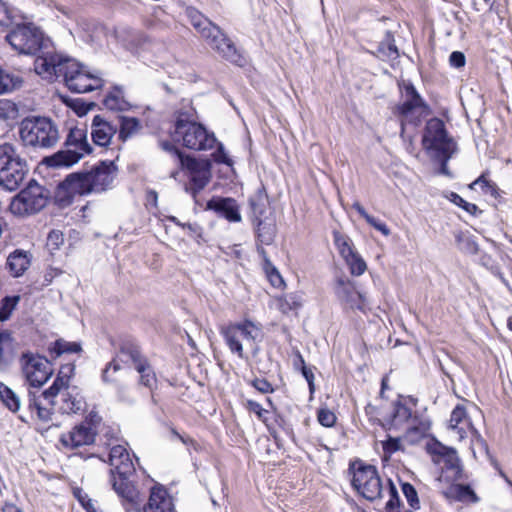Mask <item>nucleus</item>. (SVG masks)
Here are the masks:
<instances>
[{"label":"nucleus","instance_id":"32","mask_svg":"<svg viewBox=\"0 0 512 512\" xmlns=\"http://www.w3.org/2000/svg\"><path fill=\"white\" fill-rule=\"evenodd\" d=\"M74 197L75 194L72 190H70L69 186L65 185V180L63 179L56 186L53 196V203L58 208L64 209L73 203Z\"/></svg>","mask_w":512,"mask_h":512},{"label":"nucleus","instance_id":"20","mask_svg":"<svg viewBox=\"0 0 512 512\" xmlns=\"http://www.w3.org/2000/svg\"><path fill=\"white\" fill-rule=\"evenodd\" d=\"M219 35L214 32L209 37H203L209 46L230 62H238L239 55L233 42L219 28Z\"/></svg>","mask_w":512,"mask_h":512},{"label":"nucleus","instance_id":"58","mask_svg":"<svg viewBox=\"0 0 512 512\" xmlns=\"http://www.w3.org/2000/svg\"><path fill=\"white\" fill-rule=\"evenodd\" d=\"M466 409L462 405H457L451 412L450 415V427L455 429L457 426L466 418Z\"/></svg>","mask_w":512,"mask_h":512},{"label":"nucleus","instance_id":"60","mask_svg":"<svg viewBox=\"0 0 512 512\" xmlns=\"http://www.w3.org/2000/svg\"><path fill=\"white\" fill-rule=\"evenodd\" d=\"M251 385L259 392L263 394H269L274 392L272 384L265 378H255L252 380Z\"/></svg>","mask_w":512,"mask_h":512},{"label":"nucleus","instance_id":"22","mask_svg":"<svg viewBox=\"0 0 512 512\" xmlns=\"http://www.w3.org/2000/svg\"><path fill=\"white\" fill-rule=\"evenodd\" d=\"M16 355V341L9 330H0V370L7 369Z\"/></svg>","mask_w":512,"mask_h":512},{"label":"nucleus","instance_id":"17","mask_svg":"<svg viewBox=\"0 0 512 512\" xmlns=\"http://www.w3.org/2000/svg\"><path fill=\"white\" fill-rule=\"evenodd\" d=\"M412 419L411 407L407 406V403L401 399H397L393 402L392 413L384 420L376 419L378 425L384 430L399 429L404 424L408 423Z\"/></svg>","mask_w":512,"mask_h":512},{"label":"nucleus","instance_id":"53","mask_svg":"<svg viewBox=\"0 0 512 512\" xmlns=\"http://www.w3.org/2000/svg\"><path fill=\"white\" fill-rule=\"evenodd\" d=\"M474 185H480L482 190L485 193L490 194L491 196L497 197V195H498V190L499 189H498L497 185L494 182H492L490 180H487L483 174L481 176H479L471 184V187H473Z\"/></svg>","mask_w":512,"mask_h":512},{"label":"nucleus","instance_id":"3","mask_svg":"<svg viewBox=\"0 0 512 512\" xmlns=\"http://www.w3.org/2000/svg\"><path fill=\"white\" fill-rule=\"evenodd\" d=\"M400 99L394 108V114L407 125L419 126L430 115V107L410 81L399 82Z\"/></svg>","mask_w":512,"mask_h":512},{"label":"nucleus","instance_id":"34","mask_svg":"<svg viewBox=\"0 0 512 512\" xmlns=\"http://www.w3.org/2000/svg\"><path fill=\"white\" fill-rule=\"evenodd\" d=\"M115 33L117 39L128 49L135 48L140 44L142 39V35L130 27H120Z\"/></svg>","mask_w":512,"mask_h":512},{"label":"nucleus","instance_id":"18","mask_svg":"<svg viewBox=\"0 0 512 512\" xmlns=\"http://www.w3.org/2000/svg\"><path fill=\"white\" fill-rule=\"evenodd\" d=\"M174 116L175 128H205L191 100L183 99Z\"/></svg>","mask_w":512,"mask_h":512},{"label":"nucleus","instance_id":"12","mask_svg":"<svg viewBox=\"0 0 512 512\" xmlns=\"http://www.w3.org/2000/svg\"><path fill=\"white\" fill-rule=\"evenodd\" d=\"M117 172V166L112 160H100L87 169L92 193L100 194L111 189Z\"/></svg>","mask_w":512,"mask_h":512},{"label":"nucleus","instance_id":"21","mask_svg":"<svg viewBox=\"0 0 512 512\" xmlns=\"http://www.w3.org/2000/svg\"><path fill=\"white\" fill-rule=\"evenodd\" d=\"M118 357L122 362L131 361L134 367L147 361L138 342L132 337H126L120 341Z\"/></svg>","mask_w":512,"mask_h":512},{"label":"nucleus","instance_id":"55","mask_svg":"<svg viewBox=\"0 0 512 512\" xmlns=\"http://www.w3.org/2000/svg\"><path fill=\"white\" fill-rule=\"evenodd\" d=\"M121 369V365L116 359H113L109 363L106 364L105 368L102 371L101 379L105 384L114 383L115 379L111 375V370L113 373L118 372Z\"/></svg>","mask_w":512,"mask_h":512},{"label":"nucleus","instance_id":"39","mask_svg":"<svg viewBox=\"0 0 512 512\" xmlns=\"http://www.w3.org/2000/svg\"><path fill=\"white\" fill-rule=\"evenodd\" d=\"M452 491L454 497L458 501H469L472 503H476L479 501V498L476 495L475 491L468 484H456L455 486L452 487Z\"/></svg>","mask_w":512,"mask_h":512},{"label":"nucleus","instance_id":"40","mask_svg":"<svg viewBox=\"0 0 512 512\" xmlns=\"http://www.w3.org/2000/svg\"><path fill=\"white\" fill-rule=\"evenodd\" d=\"M135 369L140 374V384L152 388L153 384L156 382V376L148 360L141 364L139 363Z\"/></svg>","mask_w":512,"mask_h":512},{"label":"nucleus","instance_id":"62","mask_svg":"<svg viewBox=\"0 0 512 512\" xmlns=\"http://www.w3.org/2000/svg\"><path fill=\"white\" fill-rule=\"evenodd\" d=\"M217 144H218V147L214 153L215 162L220 163V164H226L228 166H232L233 161L229 157V155L226 153V151L224 150L223 145L221 143H217Z\"/></svg>","mask_w":512,"mask_h":512},{"label":"nucleus","instance_id":"49","mask_svg":"<svg viewBox=\"0 0 512 512\" xmlns=\"http://www.w3.org/2000/svg\"><path fill=\"white\" fill-rule=\"evenodd\" d=\"M263 269L273 287L280 288L284 285V280L281 274L271 261H266V266H264Z\"/></svg>","mask_w":512,"mask_h":512},{"label":"nucleus","instance_id":"54","mask_svg":"<svg viewBox=\"0 0 512 512\" xmlns=\"http://www.w3.org/2000/svg\"><path fill=\"white\" fill-rule=\"evenodd\" d=\"M64 242V235L60 230H52L47 236L46 246L50 251H55L60 248Z\"/></svg>","mask_w":512,"mask_h":512},{"label":"nucleus","instance_id":"19","mask_svg":"<svg viewBox=\"0 0 512 512\" xmlns=\"http://www.w3.org/2000/svg\"><path fill=\"white\" fill-rule=\"evenodd\" d=\"M143 512H176L172 500L168 497L163 486L151 488L148 502L143 506Z\"/></svg>","mask_w":512,"mask_h":512},{"label":"nucleus","instance_id":"8","mask_svg":"<svg viewBox=\"0 0 512 512\" xmlns=\"http://www.w3.org/2000/svg\"><path fill=\"white\" fill-rule=\"evenodd\" d=\"M352 487L366 500L375 501L382 497V483L377 468L358 459L349 464Z\"/></svg>","mask_w":512,"mask_h":512},{"label":"nucleus","instance_id":"46","mask_svg":"<svg viewBox=\"0 0 512 512\" xmlns=\"http://www.w3.org/2000/svg\"><path fill=\"white\" fill-rule=\"evenodd\" d=\"M389 486V500L385 505L386 512H400L401 500L398 490L391 479L388 480Z\"/></svg>","mask_w":512,"mask_h":512},{"label":"nucleus","instance_id":"7","mask_svg":"<svg viewBox=\"0 0 512 512\" xmlns=\"http://www.w3.org/2000/svg\"><path fill=\"white\" fill-rule=\"evenodd\" d=\"M29 172L25 159L21 158L13 145H0V186L15 191Z\"/></svg>","mask_w":512,"mask_h":512},{"label":"nucleus","instance_id":"31","mask_svg":"<svg viewBox=\"0 0 512 512\" xmlns=\"http://www.w3.org/2000/svg\"><path fill=\"white\" fill-rule=\"evenodd\" d=\"M103 104L110 110L118 111H125L130 106L120 87H114L104 98Z\"/></svg>","mask_w":512,"mask_h":512},{"label":"nucleus","instance_id":"30","mask_svg":"<svg viewBox=\"0 0 512 512\" xmlns=\"http://www.w3.org/2000/svg\"><path fill=\"white\" fill-rule=\"evenodd\" d=\"M52 407H46L42 404L41 396H37L36 392L31 390L28 391V409L35 411L37 417L42 422H48L51 420L53 414Z\"/></svg>","mask_w":512,"mask_h":512},{"label":"nucleus","instance_id":"10","mask_svg":"<svg viewBox=\"0 0 512 512\" xmlns=\"http://www.w3.org/2000/svg\"><path fill=\"white\" fill-rule=\"evenodd\" d=\"M20 362L25 378L32 387L40 388L53 374L51 362L39 354L24 352Z\"/></svg>","mask_w":512,"mask_h":512},{"label":"nucleus","instance_id":"48","mask_svg":"<svg viewBox=\"0 0 512 512\" xmlns=\"http://www.w3.org/2000/svg\"><path fill=\"white\" fill-rule=\"evenodd\" d=\"M334 242L338 247L340 254L346 259L351 256L355 251L349 242V238L340 234L339 232L334 233Z\"/></svg>","mask_w":512,"mask_h":512},{"label":"nucleus","instance_id":"51","mask_svg":"<svg viewBox=\"0 0 512 512\" xmlns=\"http://www.w3.org/2000/svg\"><path fill=\"white\" fill-rule=\"evenodd\" d=\"M273 428L277 426L287 437L292 440L295 439L292 425L279 413H274L273 423L270 424ZM276 431V429H274Z\"/></svg>","mask_w":512,"mask_h":512},{"label":"nucleus","instance_id":"26","mask_svg":"<svg viewBox=\"0 0 512 512\" xmlns=\"http://www.w3.org/2000/svg\"><path fill=\"white\" fill-rule=\"evenodd\" d=\"M6 264L13 277L22 276L30 266L28 252L16 249L8 256Z\"/></svg>","mask_w":512,"mask_h":512},{"label":"nucleus","instance_id":"37","mask_svg":"<svg viewBox=\"0 0 512 512\" xmlns=\"http://www.w3.org/2000/svg\"><path fill=\"white\" fill-rule=\"evenodd\" d=\"M37 142L34 148H50L59 140V130H36Z\"/></svg>","mask_w":512,"mask_h":512},{"label":"nucleus","instance_id":"25","mask_svg":"<svg viewBox=\"0 0 512 512\" xmlns=\"http://www.w3.org/2000/svg\"><path fill=\"white\" fill-rule=\"evenodd\" d=\"M252 221L264 219L268 208V195L265 187H259L248 198Z\"/></svg>","mask_w":512,"mask_h":512},{"label":"nucleus","instance_id":"38","mask_svg":"<svg viewBox=\"0 0 512 512\" xmlns=\"http://www.w3.org/2000/svg\"><path fill=\"white\" fill-rule=\"evenodd\" d=\"M246 408L257 415L258 419L264 422L268 428L269 433L271 436L277 441V431L274 430V428L269 425L268 418L266 415L268 414V411L264 409L260 403L254 401V400H247L246 402Z\"/></svg>","mask_w":512,"mask_h":512},{"label":"nucleus","instance_id":"52","mask_svg":"<svg viewBox=\"0 0 512 512\" xmlns=\"http://www.w3.org/2000/svg\"><path fill=\"white\" fill-rule=\"evenodd\" d=\"M382 449L384 455L386 457H390L395 452L403 449L401 439L399 437H392L387 435V439L382 441Z\"/></svg>","mask_w":512,"mask_h":512},{"label":"nucleus","instance_id":"9","mask_svg":"<svg viewBox=\"0 0 512 512\" xmlns=\"http://www.w3.org/2000/svg\"><path fill=\"white\" fill-rule=\"evenodd\" d=\"M49 190L39 185L34 179L12 200L10 209L14 214L31 215L41 211L48 203Z\"/></svg>","mask_w":512,"mask_h":512},{"label":"nucleus","instance_id":"11","mask_svg":"<svg viewBox=\"0 0 512 512\" xmlns=\"http://www.w3.org/2000/svg\"><path fill=\"white\" fill-rule=\"evenodd\" d=\"M421 143L423 150L431 160L453 155L457 151V143L448 134V130H424Z\"/></svg>","mask_w":512,"mask_h":512},{"label":"nucleus","instance_id":"29","mask_svg":"<svg viewBox=\"0 0 512 512\" xmlns=\"http://www.w3.org/2000/svg\"><path fill=\"white\" fill-rule=\"evenodd\" d=\"M82 346L80 342H69L63 338H59L48 346L50 357L55 360L63 354L80 353Z\"/></svg>","mask_w":512,"mask_h":512},{"label":"nucleus","instance_id":"56","mask_svg":"<svg viewBox=\"0 0 512 512\" xmlns=\"http://www.w3.org/2000/svg\"><path fill=\"white\" fill-rule=\"evenodd\" d=\"M18 115L17 106L11 101H4L0 103V118L14 119Z\"/></svg>","mask_w":512,"mask_h":512},{"label":"nucleus","instance_id":"1","mask_svg":"<svg viewBox=\"0 0 512 512\" xmlns=\"http://www.w3.org/2000/svg\"><path fill=\"white\" fill-rule=\"evenodd\" d=\"M34 70L49 81L62 77L68 89L75 93L90 92L103 85V80L99 76L92 74L75 59L50 52L36 57Z\"/></svg>","mask_w":512,"mask_h":512},{"label":"nucleus","instance_id":"13","mask_svg":"<svg viewBox=\"0 0 512 512\" xmlns=\"http://www.w3.org/2000/svg\"><path fill=\"white\" fill-rule=\"evenodd\" d=\"M182 132L183 130H174L171 137L174 141L182 137L183 145L188 149L208 150L217 143L214 133L210 130H184V133Z\"/></svg>","mask_w":512,"mask_h":512},{"label":"nucleus","instance_id":"14","mask_svg":"<svg viewBox=\"0 0 512 512\" xmlns=\"http://www.w3.org/2000/svg\"><path fill=\"white\" fill-rule=\"evenodd\" d=\"M335 294L344 309L358 310L361 312L366 311V299L362 293L356 290L351 281L338 278L336 281Z\"/></svg>","mask_w":512,"mask_h":512},{"label":"nucleus","instance_id":"36","mask_svg":"<svg viewBox=\"0 0 512 512\" xmlns=\"http://www.w3.org/2000/svg\"><path fill=\"white\" fill-rule=\"evenodd\" d=\"M0 399L3 404L12 412L20 408V399L16 393L4 383H0Z\"/></svg>","mask_w":512,"mask_h":512},{"label":"nucleus","instance_id":"24","mask_svg":"<svg viewBox=\"0 0 512 512\" xmlns=\"http://www.w3.org/2000/svg\"><path fill=\"white\" fill-rule=\"evenodd\" d=\"M186 12L190 24L201 35V37H209L213 32L215 35H219V27L214 25L201 12L193 8H188Z\"/></svg>","mask_w":512,"mask_h":512},{"label":"nucleus","instance_id":"47","mask_svg":"<svg viewBox=\"0 0 512 512\" xmlns=\"http://www.w3.org/2000/svg\"><path fill=\"white\" fill-rule=\"evenodd\" d=\"M347 264L350 267L351 274L355 276L362 275L365 270L367 269V265L365 261L361 258V256L354 252L351 256L347 257L346 259Z\"/></svg>","mask_w":512,"mask_h":512},{"label":"nucleus","instance_id":"41","mask_svg":"<svg viewBox=\"0 0 512 512\" xmlns=\"http://www.w3.org/2000/svg\"><path fill=\"white\" fill-rule=\"evenodd\" d=\"M447 198L450 202L462 208L464 211H466L472 216H477L478 214L482 213V211L478 208L476 204L467 202L456 192H450Z\"/></svg>","mask_w":512,"mask_h":512},{"label":"nucleus","instance_id":"63","mask_svg":"<svg viewBox=\"0 0 512 512\" xmlns=\"http://www.w3.org/2000/svg\"><path fill=\"white\" fill-rule=\"evenodd\" d=\"M366 222L371 225L373 228H375L377 231L381 232L384 236L390 235V229L388 226L381 221L378 218H375L374 216L369 215L366 219Z\"/></svg>","mask_w":512,"mask_h":512},{"label":"nucleus","instance_id":"16","mask_svg":"<svg viewBox=\"0 0 512 512\" xmlns=\"http://www.w3.org/2000/svg\"><path fill=\"white\" fill-rule=\"evenodd\" d=\"M206 210L215 212L229 222L238 223L242 219L239 205L231 197L213 196L207 201Z\"/></svg>","mask_w":512,"mask_h":512},{"label":"nucleus","instance_id":"64","mask_svg":"<svg viewBox=\"0 0 512 512\" xmlns=\"http://www.w3.org/2000/svg\"><path fill=\"white\" fill-rule=\"evenodd\" d=\"M67 403V409L71 411L72 413H78L83 410L84 408V401L82 398L73 397L70 394L68 395V398L65 400Z\"/></svg>","mask_w":512,"mask_h":512},{"label":"nucleus","instance_id":"57","mask_svg":"<svg viewBox=\"0 0 512 512\" xmlns=\"http://www.w3.org/2000/svg\"><path fill=\"white\" fill-rule=\"evenodd\" d=\"M318 422L324 427H332L336 422L335 414L326 408H321L317 413Z\"/></svg>","mask_w":512,"mask_h":512},{"label":"nucleus","instance_id":"2","mask_svg":"<svg viewBox=\"0 0 512 512\" xmlns=\"http://www.w3.org/2000/svg\"><path fill=\"white\" fill-rule=\"evenodd\" d=\"M110 482L113 490L121 498L126 510L140 503V493L136 487V469L126 448L115 445L109 453Z\"/></svg>","mask_w":512,"mask_h":512},{"label":"nucleus","instance_id":"44","mask_svg":"<svg viewBox=\"0 0 512 512\" xmlns=\"http://www.w3.org/2000/svg\"><path fill=\"white\" fill-rule=\"evenodd\" d=\"M459 249L467 254L475 255L479 251V246L472 236L458 234L456 236Z\"/></svg>","mask_w":512,"mask_h":512},{"label":"nucleus","instance_id":"61","mask_svg":"<svg viewBox=\"0 0 512 512\" xmlns=\"http://www.w3.org/2000/svg\"><path fill=\"white\" fill-rule=\"evenodd\" d=\"M19 134L24 146L34 148L38 139L36 130H19Z\"/></svg>","mask_w":512,"mask_h":512},{"label":"nucleus","instance_id":"6","mask_svg":"<svg viewBox=\"0 0 512 512\" xmlns=\"http://www.w3.org/2000/svg\"><path fill=\"white\" fill-rule=\"evenodd\" d=\"M7 42L19 54L42 56L46 52L55 54L45 41L43 33L33 24H20L7 35Z\"/></svg>","mask_w":512,"mask_h":512},{"label":"nucleus","instance_id":"5","mask_svg":"<svg viewBox=\"0 0 512 512\" xmlns=\"http://www.w3.org/2000/svg\"><path fill=\"white\" fill-rule=\"evenodd\" d=\"M160 147L175 156L181 169H186L189 173V183L185 186V191L196 199L197 195L209 184L211 179L210 165L200 162L194 157L185 155L176 145L165 140L159 142ZM197 202V200H195Z\"/></svg>","mask_w":512,"mask_h":512},{"label":"nucleus","instance_id":"27","mask_svg":"<svg viewBox=\"0 0 512 512\" xmlns=\"http://www.w3.org/2000/svg\"><path fill=\"white\" fill-rule=\"evenodd\" d=\"M220 334L224 338V341L229 347L231 353L236 354L239 358H243L244 353L243 346L240 341L241 337L239 336L233 324L229 323L227 325L221 326Z\"/></svg>","mask_w":512,"mask_h":512},{"label":"nucleus","instance_id":"45","mask_svg":"<svg viewBox=\"0 0 512 512\" xmlns=\"http://www.w3.org/2000/svg\"><path fill=\"white\" fill-rule=\"evenodd\" d=\"M401 490H402V493L405 496L409 506L414 510L419 509L420 501H419L418 493H417L415 487L409 482H402Z\"/></svg>","mask_w":512,"mask_h":512},{"label":"nucleus","instance_id":"4","mask_svg":"<svg viewBox=\"0 0 512 512\" xmlns=\"http://www.w3.org/2000/svg\"><path fill=\"white\" fill-rule=\"evenodd\" d=\"M64 142V149L44 157L42 165L48 168H70L78 163L85 155H89L93 148L87 139V130H68Z\"/></svg>","mask_w":512,"mask_h":512},{"label":"nucleus","instance_id":"23","mask_svg":"<svg viewBox=\"0 0 512 512\" xmlns=\"http://www.w3.org/2000/svg\"><path fill=\"white\" fill-rule=\"evenodd\" d=\"M65 185L70 187L75 195L87 196L92 194V186L89 181L87 169H82L68 174L65 178Z\"/></svg>","mask_w":512,"mask_h":512},{"label":"nucleus","instance_id":"35","mask_svg":"<svg viewBox=\"0 0 512 512\" xmlns=\"http://www.w3.org/2000/svg\"><path fill=\"white\" fill-rule=\"evenodd\" d=\"M232 324L237 330L239 336L247 341H254L260 333V329L250 320H244L242 322Z\"/></svg>","mask_w":512,"mask_h":512},{"label":"nucleus","instance_id":"42","mask_svg":"<svg viewBox=\"0 0 512 512\" xmlns=\"http://www.w3.org/2000/svg\"><path fill=\"white\" fill-rule=\"evenodd\" d=\"M21 128H52V124L47 117L29 115L21 121Z\"/></svg>","mask_w":512,"mask_h":512},{"label":"nucleus","instance_id":"43","mask_svg":"<svg viewBox=\"0 0 512 512\" xmlns=\"http://www.w3.org/2000/svg\"><path fill=\"white\" fill-rule=\"evenodd\" d=\"M20 297L19 296H5L0 303V321L8 320L15 309Z\"/></svg>","mask_w":512,"mask_h":512},{"label":"nucleus","instance_id":"59","mask_svg":"<svg viewBox=\"0 0 512 512\" xmlns=\"http://www.w3.org/2000/svg\"><path fill=\"white\" fill-rule=\"evenodd\" d=\"M74 496L86 512H91L96 508L92 499L82 489H75Z\"/></svg>","mask_w":512,"mask_h":512},{"label":"nucleus","instance_id":"15","mask_svg":"<svg viewBox=\"0 0 512 512\" xmlns=\"http://www.w3.org/2000/svg\"><path fill=\"white\" fill-rule=\"evenodd\" d=\"M97 431L90 427L87 421L75 425L68 433L60 436V442L65 448L77 449L82 446L92 445L95 442Z\"/></svg>","mask_w":512,"mask_h":512},{"label":"nucleus","instance_id":"28","mask_svg":"<svg viewBox=\"0 0 512 512\" xmlns=\"http://www.w3.org/2000/svg\"><path fill=\"white\" fill-rule=\"evenodd\" d=\"M257 241L260 244L270 245L276 236V225L267 218L253 221Z\"/></svg>","mask_w":512,"mask_h":512},{"label":"nucleus","instance_id":"50","mask_svg":"<svg viewBox=\"0 0 512 512\" xmlns=\"http://www.w3.org/2000/svg\"><path fill=\"white\" fill-rule=\"evenodd\" d=\"M116 131L117 130H92V141L95 145L101 147L108 146Z\"/></svg>","mask_w":512,"mask_h":512},{"label":"nucleus","instance_id":"33","mask_svg":"<svg viewBox=\"0 0 512 512\" xmlns=\"http://www.w3.org/2000/svg\"><path fill=\"white\" fill-rule=\"evenodd\" d=\"M23 79L14 73H9L0 67V95L10 93L22 86Z\"/></svg>","mask_w":512,"mask_h":512}]
</instances>
